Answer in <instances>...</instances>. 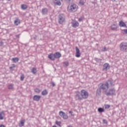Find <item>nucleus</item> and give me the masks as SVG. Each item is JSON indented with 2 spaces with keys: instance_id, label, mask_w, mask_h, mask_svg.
<instances>
[{
  "instance_id": "obj_33",
  "label": "nucleus",
  "mask_w": 127,
  "mask_h": 127,
  "mask_svg": "<svg viewBox=\"0 0 127 127\" xmlns=\"http://www.w3.org/2000/svg\"><path fill=\"white\" fill-rule=\"evenodd\" d=\"M56 124L57 125V126H58V127H61V122L56 121Z\"/></svg>"
},
{
  "instance_id": "obj_16",
  "label": "nucleus",
  "mask_w": 127,
  "mask_h": 127,
  "mask_svg": "<svg viewBox=\"0 0 127 127\" xmlns=\"http://www.w3.org/2000/svg\"><path fill=\"white\" fill-rule=\"evenodd\" d=\"M48 58L49 59H50V60H52L54 61V60H55V58H54V54L53 53H51L48 55Z\"/></svg>"
},
{
  "instance_id": "obj_34",
  "label": "nucleus",
  "mask_w": 127,
  "mask_h": 127,
  "mask_svg": "<svg viewBox=\"0 0 127 127\" xmlns=\"http://www.w3.org/2000/svg\"><path fill=\"white\" fill-rule=\"evenodd\" d=\"M94 60L95 61H96V62H100V61H102V60L101 59H98V58H95L94 59Z\"/></svg>"
},
{
  "instance_id": "obj_21",
  "label": "nucleus",
  "mask_w": 127,
  "mask_h": 127,
  "mask_svg": "<svg viewBox=\"0 0 127 127\" xmlns=\"http://www.w3.org/2000/svg\"><path fill=\"white\" fill-rule=\"evenodd\" d=\"M27 7H28V6H27V5L25 4H23L21 5V8L23 10H25V9H27Z\"/></svg>"
},
{
  "instance_id": "obj_47",
  "label": "nucleus",
  "mask_w": 127,
  "mask_h": 127,
  "mask_svg": "<svg viewBox=\"0 0 127 127\" xmlns=\"http://www.w3.org/2000/svg\"><path fill=\"white\" fill-rule=\"evenodd\" d=\"M72 127V126H69V127Z\"/></svg>"
},
{
  "instance_id": "obj_39",
  "label": "nucleus",
  "mask_w": 127,
  "mask_h": 127,
  "mask_svg": "<svg viewBox=\"0 0 127 127\" xmlns=\"http://www.w3.org/2000/svg\"><path fill=\"white\" fill-rule=\"evenodd\" d=\"M12 65V66H10L9 67L10 70H11V69H12V68H14V67H15V66L14 65V64H13Z\"/></svg>"
},
{
  "instance_id": "obj_10",
  "label": "nucleus",
  "mask_w": 127,
  "mask_h": 127,
  "mask_svg": "<svg viewBox=\"0 0 127 127\" xmlns=\"http://www.w3.org/2000/svg\"><path fill=\"white\" fill-rule=\"evenodd\" d=\"M71 26L76 28L79 26V23L75 20H72L71 22Z\"/></svg>"
},
{
  "instance_id": "obj_27",
  "label": "nucleus",
  "mask_w": 127,
  "mask_h": 127,
  "mask_svg": "<svg viewBox=\"0 0 127 127\" xmlns=\"http://www.w3.org/2000/svg\"><path fill=\"white\" fill-rule=\"evenodd\" d=\"M31 72H32V73L33 74H36L37 70L36 68H35V67H33L31 70Z\"/></svg>"
},
{
  "instance_id": "obj_46",
  "label": "nucleus",
  "mask_w": 127,
  "mask_h": 127,
  "mask_svg": "<svg viewBox=\"0 0 127 127\" xmlns=\"http://www.w3.org/2000/svg\"><path fill=\"white\" fill-rule=\"evenodd\" d=\"M67 0V1L68 2H70V1H71V0Z\"/></svg>"
},
{
  "instance_id": "obj_31",
  "label": "nucleus",
  "mask_w": 127,
  "mask_h": 127,
  "mask_svg": "<svg viewBox=\"0 0 127 127\" xmlns=\"http://www.w3.org/2000/svg\"><path fill=\"white\" fill-rule=\"evenodd\" d=\"M79 4H81V5H84L85 4V2H84V0H80L79 2Z\"/></svg>"
},
{
  "instance_id": "obj_43",
  "label": "nucleus",
  "mask_w": 127,
  "mask_h": 127,
  "mask_svg": "<svg viewBox=\"0 0 127 127\" xmlns=\"http://www.w3.org/2000/svg\"><path fill=\"white\" fill-rule=\"evenodd\" d=\"M0 127H5V126H4L3 125H0Z\"/></svg>"
},
{
  "instance_id": "obj_18",
  "label": "nucleus",
  "mask_w": 127,
  "mask_h": 127,
  "mask_svg": "<svg viewBox=\"0 0 127 127\" xmlns=\"http://www.w3.org/2000/svg\"><path fill=\"white\" fill-rule=\"evenodd\" d=\"M25 123V120H22L20 121V123H19V127H24V123Z\"/></svg>"
},
{
  "instance_id": "obj_45",
  "label": "nucleus",
  "mask_w": 127,
  "mask_h": 127,
  "mask_svg": "<svg viewBox=\"0 0 127 127\" xmlns=\"http://www.w3.org/2000/svg\"><path fill=\"white\" fill-rule=\"evenodd\" d=\"M69 114H73V112H72V111H70L69 112Z\"/></svg>"
},
{
  "instance_id": "obj_6",
  "label": "nucleus",
  "mask_w": 127,
  "mask_h": 127,
  "mask_svg": "<svg viewBox=\"0 0 127 127\" xmlns=\"http://www.w3.org/2000/svg\"><path fill=\"white\" fill-rule=\"evenodd\" d=\"M74 98L75 101H82L83 100L82 96H81V93L79 91L76 92Z\"/></svg>"
},
{
  "instance_id": "obj_26",
  "label": "nucleus",
  "mask_w": 127,
  "mask_h": 127,
  "mask_svg": "<svg viewBox=\"0 0 127 127\" xmlns=\"http://www.w3.org/2000/svg\"><path fill=\"white\" fill-rule=\"evenodd\" d=\"M47 94H48V92H47V90L46 89H45L42 92V96H46Z\"/></svg>"
},
{
  "instance_id": "obj_12",
  "label": "nucleus",
  "mask_w": 127,
  "mask_h": 127,
  "mask_svg": "<svg viewBox=\"0 0 127 127\" xmlns=\"http://www.w3.org/2000/svg\"><path fill=\"white\" fill-rule=\"evenodd\" d=\"M119 26H120V27H124L125 28H127V25L123 21H120L119 22Z\"/></svg>"
},
{
  "instance_id": "obj_2",
  "label": "nucleus",
  "mask_w": 127,
  "mask_h": 127,
  "mask_svg": "<svg viewBox=\"0 0 127 127\" xmlns=\"http://www.w3.org/2000/svg\"><path fill=\"white\" fill-rule=\"evenodd\" d=\"M78 9V6L76 5L75 4H72L70 7H67V10L69 12H75V11H77V10Z\"/></svg>"
},
{
  "instance_id": "obj_23",
  "label": "nucleus",
  "mask_w": 127,
  "mask_h": 127,
  "mask_svg": "<svg viewBox=\"0 0 127 127\" xmlns=\"http://www.w3.org/2000/svg\"><path fill=\"white\" fill-rule=\"evenodd\" d=\"M19 61V59H18V58H13L12 59V61L13 62V63H17Z\"/></svg>"
},
{
  "instance_id": "obj_3",
  "label": "nucleus",
  "mask_w": 127,
  "mask_h": 127,
  "mask_svg": "<svg viewBox=\"0 0 127 127\" xmlns=\"http://www.w3.org/2000/svg\"><path fill=\"white\" fill-rule=\"evenodd\" d=\"M80 92L81 97L82 98V100H86V99H88V97H89V93H88L87 91L82 89Z\"/></svg>"
},
{
  "instance_id": "obj_19",
  "label": "nucleus",
  "mask_w": 127,
  "mask_h": 127,
  "mask_svg": "<svg viewBox=\"0 0 127 127\" xmlns=\"http://www.w3.org/2000/svg\"><path fill=\"white\" fill-rule=\"evenodd\" d=\"M111 28L112 30H116V29H117L118 26H117V24H113L111 26Z\"/></svg>"
},
{
  "instance_id": "obj_13",
  "label": "nucleus",
  "mask_w": 127,
  "mask_h": 127,
  "mask_svg": "<svg viewBox=\"0 0 127 127\" xmlns=\"http://www.w3.org/2000/svg\"><path fill=\"white\" fill-rule=\"evenodd\" d=\"M54 57L56 59H59L60 57H61V54L59 52H56L55 54H54Z\"/></svg>"
},
{
  "instance_id": "obj_40",
  "label": "nucleus",
  "mask_w": 127,
  "mask_h": 127,
  "mask_svg": "<svg viewBox=\"0 0 127 127\" xmlns=\"http://www.w3.org/2000/svg\"><path fill=\"white\" fill-rule=\"evenodd\" d=\"M78 21H79L80 22H81V21H83V17H80L78 19Z\"/></svg>"
},
{
  "instance_id": "obj_11",
  "label": "nucleus",
  "mask_w": 127,
  "mask_h": 127,
  "mask_svg": "<svg viewBox=\"0 0 127 127\" xmlns=\"http://www.w3.org/2000/svg\"><path fill=\"white\" fill-rule=\"evenodd\" d=\"M75 51H76L75 56L77 58H79V57L81 56V54L80 53V50H79V48H78L77 47H75Z\"/></svg>"
},
{
  "instance_id": "obj_20",
  "label": "nucleus",
  "mask_w": 127,
  "mask_h": 127,
  "mask_svg": "<svg viewBox=\"0 0 127 127\" xmlns=\"http://www.w3.org/2000/svg\"><path fill=\"white\" fill-rule=\"evenodd\" d=\"M4 113H5V111H2L0 112V120H3V116H4Z\"/></svg>"
},
{
  "instance_id": "obj_35",
  "label": "nucleus",
  "mask_w": 127,
  "mask_h": 127,
  "mask_svg": "<svg viewBox=\"0 0 127 127\" xmlns=\"http://www.w3.org/2000/svg\"><path fill=\"white\" fill-rule=\"evenodd\" d=\"M35 93H40V90L38 88H36V89H35Z\"/></svg>"
},
{
  "instance_id": "obj_44",
  "label": "nucleus",
  "mask_w": 127,
  "mask_h": 127,
  "mask_svg": "<svg viewBox=\"0 0 127 127\" xmlns=\"http://www.w3.org/2000/svg\"><path fill=\"white\" fill-rule=\"evenodd\" d=\"M19 36H20V35H16V37H17V38H19Z\"/></svg>"
},
{
  "instance_id": "obj_5",
  "label": "nucleus",
  "mask_w": 127,
  "mask_h": 127,
  "mask_svg": "<svg viewBox=\"0 0 127 127\" xmlns=\"http://www.w3.org/2000/svg\"><path fill=\"white\" fill-rule=\"evenodd\" d=\"M106 96H115L116 95V89L115 88L110 89L109 92L105 91Z\"/></svg>"
},
{
  "instance_id": "obj_7",
  "label": "nucleus",
  "mask_w": 127,
  "mask_h": 127,
  "mask_svg": "<svg viewBox=\"0 0 127 127\" xmlns=\"http://www.w3.org/2000/svg\"><path fill=\"white\" fill-rule=\"evenodd\" d=\"M65 22V16H64L63 14H60L59 16V23L60 24H62L63 22Z\"/></svg>"
},
{
  "instance_id": "obj_22",
  "label": "nucleus",
  "mask_w": 127,
  "mask_h": 127,
  "mask_svg": "<svg viewBox=\"0 0 127 127\" xmlns=\"http://www.w3.org/2000/svg\"><path fill=\"white\" fill-rule=\"evenodd\" d=\"M14 23L15 25H18L20 23V20L18 18L16 19L14 21Z\"/></svg>"
},
{
  "instance_id": "obj_32",
  "label": "nucleus",
  "mask_w": 127,
  "mask_h": 127,
  "mask_svg": "<svg viewBox=\"0 0 127 127\" xmlns=\"http://www.w3.org/2000/svg\"><path fill=\"white\" fill-rule=\"evenodd\" d=\"M105 107L106 109H110V108H111V105H109V104H106V105H105Z\"/></svg>"
},
{
  "instance_id": "obj_36",
  "label": "nucleus",
  "mask_w": 127,
  "mask_h": 127,
  "mask_svg": "<svg viewBox=\"0 0 127 127\" xmlns=\"http://www.w3.org/2000/svg\"><path fill=\"white\" fill-rule=\"evenodd\" d=\"M64 64L65 65V66H69V63L68 62H64Z\"/></svg>"
},
{
  "instance_id": "obj_4",
  "label": "nucleus",
  "mask_w": 127,
  "mask_h": 127,
  "mask_svg": "<svg viewBox=\"0 0 127 127\" xmlns=\"http://www.w3.org/2000/svg\"><path fill=\"white\" fill-rule=\"evenodd\" d=\"M120 48L121 51H123V52H127V43H121L120 45Z\"/></svg>"
},
{
  "instance_id": "obj_37",
  "label": "nucleus",
  "mask_w": 127,
  "mask_h": 127,
  "mask_svg": "<svg viewBox=\"0 0 127 127\" xmlns=\"http://www.w3.org/2000/svg\"><path fill=\"white\" fill-rule=\"evenodd\" d=\"M108 49H107L106 47H104L103 49H102V51L103 52H105V51H107Z\"/></svg>"
},
{
  "instance_id": "obj_14",
  "label": "nucleus",
  "mask_w": 127,
  "mask_h": 127,
  "mask_svg": "<svg viewBox=\"0 0 127 127\" xmlns=\"http://www.w3.org/2000/svg\"><path fill=\"white\" fill-rule=\"evenodd\" d=\"M41 98V96L39 95H34L33 97V101H36V102H38L39 100Z\"/></svg>"
},
{
  "instance_id": "obj_24",
  "label": "nucleus",
  "mask_w": 127,
  "mask_h": 127,
  "mask_svg": "<svg viewBox=\"0 0 127 127\" xmlns=\"http://www.w3.org/2000/svg\"><path fill=\"white\" fill-rule=\"evenodd\" d=\"M121 33H122V34H127V29H121Z\"/></svg>"
},
{
  "instance_id": "obj_49",
  "label": "nucleus",
  "mask_w": 127,
  "mask_h": 127,
  "mask_svg": "<svg viewBox=\"0 0 127 127\" xmlns=\"http://www.w3.org/2000/svg\"><path fill=\"white\" fill-rule=\"evenodd\" d=\"M8 1H10V0H8Z\"/></svg>"
},
{
  "instance_id": "obj_29",
  "label": "nucleus",
  "mask_w": 127,
  "mask_h": 127,
  "mask_svg": "<svg viewBox=\"0 0 127 127\" xmlns=\"http://www.w3.org/2000/svg\"><path fill=\"white\" fill-rule=\"evenodd\" d=\"M8 89H9V90H12V89H13V84H10L8 86Z\"/></svg>"
},
{
  "instance_id": "obj_25",
  "label": "nucleus",
  "mask_w": 127,
  "mask_h": 127,
  "mask_svg": "<svg viewBox=\"0 0 127 127\" xmlns=\"http://www.w3.org/2000/svg\"><path fill=\"white\" fill-rule=\"evenodd\" d=\"M55 1H56V2H55V4H56V5H59L60 6L61 5V2L60 1V0H55Z\"/></svg>"
},
{
  "instance_id": "obj_17",
  "label": "nucleus",
  "mask_w": 127,
  "mask_h": 127,
  "mask_svg": "<svg viewBox=\"0 0 127 127\" xmlns=\"http://www.w3.org/2000/svg\"><path fill=\"white\" fill-rule=\"evenodd\" d=\"M48 13V9L47 8H43L42 10V13L44 15H45V14H47Z\"/></svg>"
},
{
  "instance_id": "obj_38",
  "label": "nucleus",
  "mask_w": 127,
  "mask_h": 127,
  "mask_svg": "<svg viewBox=\"0 0 127 127\" xmlns=\"http://www.w3.org/2000/svg\"><path fill=\"white\" fill-rule=\"evenodd\" d=\"M103 124H105L106 125H107L108 124V121H107V120H106L105 119H103Z\"/></svg>"
},
{
  "instance_id": "obj_42",
  "label": "nucleus",
  "mask_w": 127,
  "mask_h": 127,
  "mask_svg": "<svg viewBox=\"0 0 127 127\" xmlns=\"http://www.w3.org/2000/svg\"><path fill=\"white\" fill-rule=\"evenodd\" d=\"M3 45V42H0V46H2Z\"/></svg>"
},
{
  "instance_id": "obj_1",
  "label": "nucleus",
  "mask_w": 127,
  "mask_h": 127,
  "mask_svg": "<svg viewBox=\"0 0 127 127\" xmlns=\"http://www.w3.org/2000/svg\"><path fill=\"white\" fill-rule=\"evenodd\" d=\"M99 85H100L99 88L105 92L106 91H108V89L110 87H113V86H115V84L113 83V80L109 79L106 81L105 83L99 84Z\"/></svg>"
},
{
  "instance_id": "obj_41",
  "label": "nucleus",
  "mask_w": 127,
  "mask_h": 127,
  "mask_svg": "<svg viewBox=\"0 0 127 127\" xmlns=\"http://www.w3.org/2000/svg\"><path fill=\"white\" fill-rule=\"evenodd\" d=\"M51 84L52 87H55V83H54V82H52L51 83Z\"/></svg>"
},
{
  "instance_id": "obj_9",
  "label": "nucleus",
  "mask_w": 127,
  "mask_h": 127,
  "mask_svg": "<svg viewBox=\"0 0 127 127\" xmlns=\"http://www.w3.org/2000/svg\"><path fill=\"white\" fill-rule=\"evenodd\" d=\"M111 68V65L108 63H105L103 65V71H108Z\"/></svg>"
},
{
  "instance_id": "obj_15",
  "label": "nucleus",
  "mask_w": 127,
  "mask_h": 127,
  "mask_svg": "<svg viewBox=\"0 0 127 127\" xmlns=\"http://www.w3.org/2000/svg\"><path fill=\"white\" fill-rule=\"evenodd\" d=\"M101 90L102 89L100 87L97 89L96 94L97 97H100L102 95V91Z\"/></svg>"
},
{
  "instance_id": "obj_30",
  "label": "nucleus",
  "mask_w": 127,
  "mask_h": 127,
  "mask_svg": "<svg viewBox=\"0 0 127 127\" xmlns=\"http://www.w3.org/2000/svg\"><path fill=\"white\" fill-rule=\"evenodd\" d=\"M20 81H23V80H24V74H22L20 75Z\"/></svg>"
},
{
  "instance_id": "obj_28",
  "label": "nucleus",
  "mask_w": 127,
  "mask_h": 127,
  "mask_svg": "<svg viewBox=\"0 0 127 127\" xmlns=\"http://www.w3.org/2000/svg\"><path fill=\"white\" fill-rule=\"evenodd\" d=\"M98 111L99 113H103V112H105V110L104 109V108H98Z\"/></svg>"
},
{
  "instance_id": "obj_48",
  "label": "nucleus",
  "mask_w": 127,
  "mask_h": 127,
  "mask_svg": "<svg viewBox=\"0 0 127 127\" xmlns=\"http://www.w3.org/2000/svg\"><path fill=\"white\" fill-rule=\"evenodd\" d=\"M61 0V1H63V0Z\"/></svg>"
},
{
  "instance_id": "obj_8",
  "label": "nucleus",
  "mask_w": 127,
  "mask_h": 127,
  "mask_svg": "<svg viewBox=\"0 0 127 127\" xmlns=\"http://www.w3.org/2000/svg\"><path fill=\"white\" fill-rule=\"evenodd\" d=\"M59 114L60 117H61V118H63L64 120L68 119V115H67V114H66L64 112H63V111H60Z\"/></svg>"
}]
</instances>
